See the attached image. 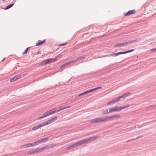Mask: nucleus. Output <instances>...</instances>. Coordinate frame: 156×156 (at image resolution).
<instances>
[{"mask_svg":"<svg viewBox=\"0 0 156 156\" xmlns=\"http://www.w3.org/2000/svg\"><path fill=\"white\" fill-rule=\"evenodd\" d=\"M57 116H55L45 122L39 124L37 126H34L32 128V129L33 130H35L40 128L49 125L56 121L57 119Z\"/></svg>","mask_w":156,"mask_h":156,"instance_id":"1","label":"nucleus"},{"mask_svg":"<svg viewBox=\"0 0 156 156\" xmlns=\"http://www.w3.org/2000/svg\"><path fill=\"white\" fill-rule=\"evenodd\" d=\"M107 121L119 118L121 117V116L120 114H116L115 115H112L110 116H106Z\"/></svg>","mask_w":156,"mask_h":156,"instance_id":"2","label":"nucleus"},{"mask_svg":"<svg viewBox=\"0 0 156 156\" xmlns=\"http://www.w3.org/2000/svg\"><path fill=\"white\" fill-rule=\"evenodd\" d=\"M136 41V40H133V41H129L127 42H124L123 43H119V44H115V47H121L123 45L125 46L127 44H129L131 43H132L133 42H134Z\"/></svg>","mask_w":156,"mask_h":156,"instance_id":"3","label":"nucleus"},{"mask_svg":"<svg viewBox=\"0 0 156 156\" xmlns=\"http://www.w3.org/2000/svg\"><path fill=\"white\" fill-rule=\"evenodd\" d=\"M98 136H96L93 137H89L85 139H83L85 144L87 143V142H91L93 141L98 139Z\"/></svg>","mask_w":156,"mask_h":156,"instance_id":"4","label":"nucleus"},{"mask_svg":"<svg viewBox=\"0 0 156 156\" xmlns=\"http://www.w3.org/2000/svg\"><path fill=\"white\" fill-rule=\"evenodd\" d=\"M97 122H101L107 121L106 116L96 118Z\"/></svg>","mask_w":156,"mask_h":156,"instance_id":"5","label":"nucleus"},{"mask_svg":"<svg viewBox=\"0 0 156 156\" xmlns=\"http://www.w3.org/2000/svg\"><path fill=\"white\" fill-rule=\"evenodd\" d=\"M70 107V106H67V107H64L63 108H61V109H60L59 110H55V111H51L50 110V111H49L50 115H52V114H54V113H55L56 112H59L61 110H64V109H66L68 108H69Z\"/></svg>","mask_w":156,"mask_h":156,"instance_id":"6","label":"nucleus"},{"mask_svg":"<svg viewBox=\"0 0 156 156\" xmlns=\"http://www.w3.org/2000/svg\"><path fill=\"white\" fill-rule=\"evenodd\" d=\"M120 100L119 98V97H118L117 98H115L111 101L108 102L107 103V105H111L119 101Z\"/></svg>","mask_w":156,"mask_h":156,"instance_id":"7","label":"nucleus"},{"mask_svg":"<svg viewBox=\"0 0 156 156\" xmlns=\"http://www.w3.org/2000/svg\"><path fill=\"white\" fill-rule=\"evenodd\" d=\"M134 50V49H132L129 50L127 51H125L124 52H120L118 53H117L116 54H115V55H114V56H118L119 55L123 54H126L128 53H129L130 52H131L132 51H133Z\"/></svg>","mask_w":156,"mask_h":156,"instance_id":"8","label":"nucleus"},{"mask_svg":"<svg viewBox=\"0 0 156 156\" xmlns=\"http://www.w3.org/2000/svg\"><path fill=\"white\" fill-rule=\"evenodd\" d=\"M33 145L32 143H28L21 146V148H27L33 147Z\"/></svg>","mask_w":156,"mask_h":156,"instance_id":"9","label":"nucleus"},{"mask_svg":"<svg viewBox=\"0 0 156 156\" xmlns=\"http://www.w3.org/2000/svg\"><path fill=\"white\" fill-rule=\"evenodd\" d=\"M136 12V11L135 9L131 10H129L125 14V16H128L135 14Z\"/></svg>","mask_w":156,"mask_h":156,"instance_id":"10","label":"nucleus"},{"mask_svg":"<svg viewBox=\"0 0 156 156\" xmlns=\"http://www.w3.org/2000/svg\"><path fill=\"white\" fill-rule=\"evenodd\" d=\"M60 58V56L59 55H58L55 56L54 58H50L51 63L56 62L58 60V58Z\"/></svg>","mask_w":156,"mask_h":156,"instance_id":"11","label":"nucleus"},{"mask_svg":"<svg viewBox=\"0 0 156 156\" xmlns=\"http://www.w3.org/2000/svg\"><path fill=\"white\" fill-rule=\"evenodd\" d=\"M76 143L77 147L85 144L83 139L78 141Z\"/></svg>","mask_w":156,"mask_h":156,"instance_id":"12","label":"nucleus"},{"mask_svg":"<svg viewBox=\"0 0 156 156\" xmlns=\"http://www.w3.org/2000/svg\"><path fill=\"white\" fill-rule=\"evenodd\" d=\"M51 63V62L50 58L46 59L42 62V63L43 65H45Z\"/></svg>","mask_w":156,"mask_h":156,"instance_id":"13","label":"nucleus"},{"mask_svg":"<svg viewBox=\"0 0 156 156\" xmlns=\"http://www.w3.org/2000/svg\"><path fill=\"white\" fill-rule=\"evenodd\" d=\"M77 147V146L76 144V143H75L73 144H72L70 145V146L67 147H66V149L67 150H70V149L73 148L74 147Z\"/></svg>","mask_w":156,"mask_h":156,"instance_id":"14","label":"nucleus"},{"mask_svg":"<svg viewBox=\"0 0 156 156\" xmlns=\"http://www.w3.org/2000/svg\"><path fill=\"white\" fill-rule=\"evenodd\" d=\"M131 94V93L130 92H128L127 93L119 97V98L120 99L121 98H124L128 96Z\"/></svg>","mask_w":156,"mask_h":156,"instance_id":"15","label":"nucleus"},{"mask_svg":"<svg viewBox=\"0 0 156 156\" xmlns=\"http://www.w3.org/2000/svg\"><path fill=\"white\" fill-rule=\"evenodd\" d=\"M101 88V87H97V88H94V89H92L90 90H87L86 92V94H88V93H90L92 92H93L94 90H97L98 89H100V88Z\"/></svg>","mask_w":156,"mask_h":156,"instance_id":"16","label":"nucleus"},{"mask_svg":"<svg viewBox=\"0 0 156 156\" xmlns=\"http://www.w3.org/2000/svg\"><path fill=\"white\" fill-rule=\"evenodd\" d=\"M45 41V39L43 41H41L40 40H39L38 42L36 43V46H38L41 44H42L44 43Z\"/></svg>","mask_w":156,"mask_h":156,"instance_id":"17","label":"nucleus"},{"mask_svg":"<svg viewBox=\"0 0 156 156\" xmlns=\"http://www.w3.org/2000/svg\"><path fill=\"white\" fill-rule=\"evenodd\" d=\"M72 63L71 62V61H70L69 62H68L65 63L64 64L62 65L61 67V69L62 68L65 67L66 66H67L68 65Z\"/></svg>","mask_w":156,"mask_h":156,"instance_id":"18","label":"nucleus"},{"mask_svg":"<svg viewBox=\"0 0 156 156\" xmlns=\"http://www.w3.org/2000/svg\"><path fill=\"white\" fill-rule=\"evenodd\" d=\"M130 106L129 105H126L122 106L120 107L121 111L123 109H125L126 108L129 107Z\"/></svg>","mask_w":156,"mask_h":156,"instance_id":"19","label":"nucleus"},{"mask_svg":"<svg viewBox=\"0 0 156 156\" xmlns=\"http://www.w3.org/2000/svg\"><path fill=\"white\" fill-rule=\"evenodd\" d=\"M143 136H138L137 137H136V138H135V139H131V140H129L128 141V142H131V141H133L134 140H136L140 138H141V137H142Z\"/></svg>","mask_w":156,"mask_h":156,"instance_id":"20","label":"nucleus"},{"mask_svg":"<svg viewBox=\"0 0 156 156\" xmlns=\"http://www.w3.org/2000/svg\"><path fill=\"white\" fill-rule=\"evenodd\" d=\"M33 146L34 147L40 144L38 140L32 143Z\"/></svg>","mask_w":156,"mask_h":156,"instance_id":"21","label":"nucleus"},{"mask_svg":"<svg viewBox=\"0 0 156 156\" xmlns=\"http://www.w3.org/2000/svg\"><path fill=\"white\" fill-rule=\"evenodd\" d=\"M89 122L91 123H94L97 122L96 118L93 119H92L89 120Z\"/></svg>","mask_w":156,"mask_h":156,"instance_id":"22","label":"nucleus"},{"mask_svg":"<svg viewBox=\"0 0 156 156\" xmlns=\"http://www.w3.org/2000/svg\"><path fill=\"white\" fill-rule=\"evenodd\" d=\"M115 112H119L121 111L120 108V107L115 106L114 107Z\"/></svg>","mask_w":156,"mask_h":156,"instance_id":"23","label":"nucleus"},{"mask_svg":"<svg viewBox=\"0 0 156 156\" xmlns=\"http://www.w3.org/2000/svg\"><path fill=\"white\" fill-rule=\"evenodd\" d=\"M44 147L45 149H49L51 148H52V147H53V146L52 144L48 145H46L45 147Z\"/></svg>","mask_w":156,"mask_h":156,"instance_id":"24","label":"nucleus"},{"mask_svg":"<svg viewBox=\"0 0 156 156\" xmlns=\"http://www.w3.org/2000/svg\"><path fill=\"white\" fill-rule=\"evenodd\" d=\"M108 110L110 113H111L114 112H115L114 107L111 108H109Z\"/></svg>","mask_w":156,"mask_h":156,"instance_id":"25","label":"nucleus"},{"mask_svg":"<svg viewBox=\"0 0 156 156\" xmlns=\"http://www.w3.org/2000/svg\"><path fill=\"white\" fill-rule=\"evenodd\" d=\"M80 60V57H78L77 58H76L75 60L71 61V62L72 63H73V62H76Z\"/></svg>","mask_w":156,"mask_h":156,"instance_id":"26","label":"nucleus"},{"mask_svg":"<svg viewBox=\"0 0 156 156\" xmlns=\"http://www.w3.org/2000/svg\"><path fill=\"white\" fill-rule=\"evenodd\" d=\"M14 5V4H11L9 5H8L4 9L5 10H7L9 9L12 7Z\"/></svg>","mask_w":156,"mask_h":156,"instance_id":"27","label":"nucleus"},{"mask_svg":"<svg viewBox=\"0 0 156 156\" xmlns=\"http://www.w3.org/2000/svg\"><path fill=\"white\" fill-rule=\"evenodd\" d=\"M17 80H16L15 77V76L11 78L10 79V81L11 82H13Z\"/></svg>","mask_w":156,"mask_h":156,"instance_id":"28","label":"nucleus"},{"mask_svg":"<svg viewBox=\"0 0 156 156\" xmlns=\"http://www.w3.org/2000/svg\"><path fill=\"white\" fill-rule=\"evenodd\" d=\"M48 137H46L45 138L41 139V140H42V141H43V142L47 141L48 140Z\"/></svg>","mask_w":156,"mask_h":156,"instance_id":"29","label":"nucleus"},{"mask_svg":"<svg viewBox=\"0 0 156 156\" xmlns=\"http://www.w3.org/2000/svg\"><path fill=\"white\" fill-rule=\"evenodd\" d=\"M28 153L30 155L35 154L34 150L30 151L28 152Z\"/></svg>","mask_w":156,"mask_h":156,"instance_id":"30","label":"nucleus"},{"mask_svg":"<svg viewBox=\"0 0 156 156\" xmlns=\"http://www.w3.org/2000/svg\"><path fill=\"white\" fill-rule=\"evenodd\" d=\"M110 113L108 111V109H105V111H104L102 113L103 114H106L108 113Z\"/></svg>","mask_w":156,"mask_h":156,"instance_id":"31","label":"nucleus"},{"mask_svg":"<svg viewBox=\"0 0 156 156\" xmlns=\"http://www.w3.org/2000/svg\"><path fill=\"white\" fill-rule=\"evenodd\" d=\"M16 80H17L21 78V76L20 75H18L15 76Z\"/></svg>","mask_w":156,"mask_h":156,"instance_id":"32","label":"nucleus"},{"mask_svg":"<svg viewBox=\"0 0 156 156\" xmlns=\"http://www.w3.org/2000/svg\"><path fill=\"white\" fill-rule=\"evenodd\" d=\"M29 48H27L24 51L23 53V55L27 53V52L28 51V50L29 49Z\"/></svg>","mask_w":156,"mask_h":156,"instance_id":"33","label":"nucleus"},{"mask_svg":"<svg viewBox=\"0 0 156 156\" xmlns=\"http://www.w3.org/2000/svg\"><path fill=\"white\" fill-rule=\"evenodd\" d=\"M46 117V116H45V114H44V115H42V116H41V117H40L38 119L39 120H40L41 119H42L43 118H45Z\"/></svg>","mask_w":156,"mask_h":156,"instance_id":"34","label":"nucleus"},{"mask_svg":"<svg viewBox=\"0 0 156 156\" xmlns=\"http://www.w3.org/2000/svg\"><path fill=\"white\" fill-rule=\"evenodd\" d=\"M44 114H45V115L46 117H47V116L50 115L49 111L45 112L44 113Z\"/></svg>","mask_w":156,"mask_h":156,"instance_id":"35","label":"nucleus"},{"mask_svg":"<svg viewBox=\"0 0 156 156\" xmlns=\"http://www.w3.org/2000/svg\"><path fill=\"white\" fill-rule=\"evenodd\" d=\"M34 152H35V153H37L39 152H40V151L39 149H36V150H34Z\"/></svg>","mask_w":156,"mask_h":156,"instance_id":"36","label":"nucleus"},{"mask_svg":"<svg viewBox=\"0 0 156 156\" xmlns=\"http://www.w3.org/2000/svg\"><path fill=\"white\" fill-rule=\"evenodd\" d=\"M45 149L44 147H43L39 149L40 152H41Z\"/></svg>","mask_w":156,"mask_h":156,"instance_id":"37","label":"nucleus"},{"mask_svg":"<svg viewBox=\"0 0 156 156\" xmlns=\"http://www.w3.org/2000/svg\"><path fill=\"white\" fill-rule=\"evenodd\" d=\"M151 52H156V48L151 50Z\"/></svg>","mask_w":156,"mask_h":156,"instance_id":"38","label":"nucleus"},{"mask_svg":"<svg viewBox=\"0 0 156 156\" xmlns=\"http://www.w3.org/2000/svg\"><path fill=\"white\" fill-rule=\"evenodd\" d=\"M80 59H83L85 57V55H83V56H81V57H79Z\"/></svg>","mask_w":156,"mask_h":156,"instance_id":"39","label":"nucleus"},{"mask_svg":"<svg viewBox=\"0 0 156 156\" xmlns=\"http://www.w3.org/2000/svg\"><path fill=\"white\" fill-rule=\"evenodd\" d=\"M40 144L43 143L42 140L41 139L38 140Z\"/></svg>","mask_w":156,"mask_h":156,"instance_id":"40","label":"nucleus"},{"mask_svg":"<svg viewBox=\"0 0 156 156\" xmlns=\"http://www.w3.org/2000/svg\"><path fill=\"white\" fill-rule=\"evenodd\" d=\"M67 43H65L62 44H60L59 45V46H64V45H65Z\"/></svg>","mask_w":156,"mask_h":156,"instance_id":"41","label":"nucleus"},{"mask_svg":"<svg viewBox=\"0 0 156 156\" xmlns=\"http://www.w3.org/2000/svg\"><path fill=\"white\" fill-rule=\"evenodd\" d=\"M83 93H82L80 94L79 95H78V96H81V95H83Z\"/></svg>","mask_w":156,"mask_h":156,"instance_id":"42","label":"nucleus"},{"mask_svg":"<svg viewBox=\"0 0 156 156\" xmlns=\"http://www.w3.org/2000/svg\"><path fill=\"white\" fill-rule=\"evenodd\" d=\"M5 59V58H3V59H2V60L1 61V62L3 61H4Z\"/></svg>","mask_w":156,"mask_h":156,"instance_id":"43","label":"nucleus"},{"mask_svg":"<svg viewBox=\"0 0 156 156\" xmlns=\"http://www.w3.org/2000/svg\"><path fill=\"white\" fill-rule=\"evenodd\" d=\"M83 95H84V94H86V92H84L83 93Z\"/></svg>","mask_w":156,"mask_h":156,"instance_id":"44","label":"nucleus"},{"mask_svg":"<svg viewBox=\"0 0 156 156\" xmlns=\"http://www.w3.org/2000/svg\"><path fill=\"white\" fill-rule=\"evenodd\" d=\"M83 95H84V94H86V92H84L83 93Z\"/></svg>","mask_w":156,"mask_h":156,"instance_id":"45","label":"nucleus"}]
</instances>
